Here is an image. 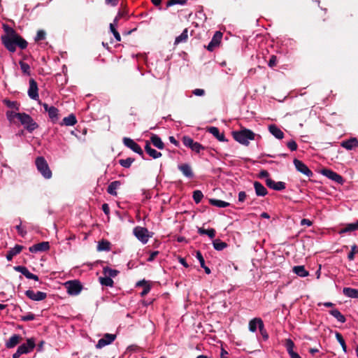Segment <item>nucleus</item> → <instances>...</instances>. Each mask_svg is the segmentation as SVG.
Listing matches in <instances>:
<instances>
[{
	"label": "nucleus",
	"instance_id": "nucleus-59",
	"mask_svg": "<svg viewBox=\"0 0 358 358\" xmlns=\"http://www.w3.org/2000/svg\"><path fill=\"white\" fill-rule=\"evenodd\" d=\"M192 94L201 96L205 94V91L203 89H195L192 91Z\"/></svg>",
	"mask_w": 358,
	"mask_h": 358
},
{
	"label": "nucleus",
	"instance_id": "nucleus-5",
	"mask_svg": "<svg viewBox=\"0 0 358 358\" xmlns=\"http://www.w3.org/2000/svg\"><path fill=\"white\" fill-rule=\"evenodd\" d=\"M65 287L68 294L72 296L78 295L83 288L81 282L77 280L67 281Z\"/></svg>",
	"mask_w": 358,
	"mask_h": 358
},
{
	"label": "nucleus",
	"instance_id": "nucleus-39",
	"mask_svg": "<svg viewBox=\"0 0 358 358\" xmlns=\"http://www.w3.org/2000/svg\"><path fill=\"white\" fill-rule=\"evenodd\" d=\"M188 38V29H185L182 34L176 38L174 45H178L180 43H185Z\"/></svg>",
	"mask_w": 358,
	"mask_h": 358
},
{
	"label": "nucleus",
	"instance_id": "nucleus-11",
	"mask_svg": "<svg viewBox=\"0 0 358 358\" xmlns=\"http://www.w3.org/2000/svg\"><path fill=\"white\" fill-rule=\"evenodd\" d=\"M116 338L115 334H105L98 341L96 348L98 349L102 348L106 345L112 343Z\"/></svg>",
	"mask_w": 358,
	"mask_h": 358
},
{
	"label": "nucleus",
	"instance_id": "nucleus-33",
	"mask_svg": "<svg viewBox=\"0 0 358 358\" xmlns=\"http://www.w3.org/2000/svg\"><path fill=\"white\" fill-rule=\"evenodd\" d=\"M48 116L53 123H55L59 119V110L55 106H50L48 111Z\"/></svg>",
	"mask_w": 358,
	"mask_h": 358
},
{
	"label": "nucleus",
	"instance_id": "nucleus-50",
	"mask_svg": "<svg viewBox=\"0 0 358 358\" xmlns=\"http://www.w3.org/2000/svg\"><path fill=\"white\" fill-rule=\"evenodd\" d=\"M193 199L196 203H199L203 197V194L200 190H195L193 192Z\"/></svg>",
	"mask_w": 358,
	"mask_h": 358
},
{
	"label": "nucleus",
	"instance_id": "nucleus-45",
	"mask_svg": "<svg viewBox=\"0 0 358 358\" xmlns=\"http://www.w3.org/2000/svg\"><path fill=\"white\" fill-rule=\"evenodd\" d=\"M135 161V159L134 158H132V157H128L125 159H120L119 160V164L124 167V168H129L131 165V164Z\"/></svg>",
	"mask_w": 358,
	"mask_h": 358
},
{
	"label": "nucleus",
	"instance_id": "nucleus-4",
	"mask_svg": "<svg viewBox=\"0 0 358 358\" xmlns=\"http://www.w3.org/2000/svg\"><path fill=\"white\" fill-rule=\"evenodd\" d=\"M35 164L38 172L45 178L50 179L52 177V171L49 165L43 157H38L36 159Z\"/></svg>",
	"mask_w": 358,
	"mask_h": 358
},
{
	"label": "nucleus",
	"instance_id": "nucleus-56",
	"mask_svg": "<svg viewBox=\"0 0 358 358\" xmlns=\"http://www.w3.org/2000/svg\"><path fill=\"white\" fill-rule=\"evenodd\" d=\"M287 146L288 147V148H289L292 151H294L297 149V144L296 143L292 140L289 142H287Z\"/></svg>",
	"mask_w": 358,
	"mask_h": 358
},
{
	"label": "nucleus",
	"instance_id": "nucleus-30",
	"mask_svg": "<svg viewBox=\"0 0 358 358\" xmlns=\"http://www.w3.org/2000/svg\"><path fill=\"white\" fill-rule=\"evenodd\" d=\"M22 340V337L20 335L14 334L13 335L9 341L6 343V345L8 348H14L16 345H17L20 341Z\"/></svg>",
	"mask_w": 358,
	"mask_h": 358
},
{
	"label": "nucleus",
	"instance_id": "nucleus-63",
	"mask_svg": "<svg viewBox=\"0 0 358 358\" xmlns=\"http://www.w3.org/2000/svg\"><path fill=\"white\" fill-rule=\"evenodd\" d=\"M159 255V251H153L150 253V257L148 259V262H152L156 257Z\"/></svg>",
	"mask_w": 358,
	"mask_h": 358
},
{
	"label": "nucleus",
	"instance_id": "nucleus-35",
	"mask_svg": "<svg viewBox=\"0 0 358 358\" xmlns=\"http://www.w3.org/2000/svg\"><path fill=\"white\" fill-rule=\"evenodd\" d=\"M293 272L300 277H306L309 275L304 266H295L292 268Z\"/></svg>",
	"mask_w": 358,
	"mask_h": 358
},
{
	"label": "nucleus",
	"instance_id": "nucleus-7",
	"mask_svg": "<svg viewBox=\"0 0 358 358\" xmlns=\"http://www.w3.org/2000/svg\"><path fill=\"white\" fill-rule=\"evenodd\" d=\"M320 173L329 179L335 181L338 184L343 185L345 182L343 178L341 175L329 169H321Z\"/></svg>",
	"mask_w": 358,
	"mask_h": 358
},
{
	"label": "nucleus",
	"instance_id": "nucleus-38",
	"mask_svg": "<svg viewBox=\"0 0 358 358\" xmlns=\"http://www.w3.org/2000/svg\"><path fill=\"white\" fill-rule=\"evenodd\" d=\"M330 315L334 317L338 322L344 323L346 321L345 316L338 310L332 309L329 310Z\"/></svg>",
	"mask_w": 358,
	"mask_h": 358
},
{
	"label": "nucleus",
	"instance_id": "nucleus-6",
	"mask_svg": "<svg viewBox=\"0 0 358 358\" xmlns=\"http://www.w3.org/2000/svg\"><path fill=\"white\" fill-rule=\"evenodd\" d=\"M182 143L187 148H190L192 151L196 153H199L201 150H205V147L203 146L201 143L198 142L194 141V140L188 136H184L182 138Z\"/></svg>",
	"mask_w": 358,
	"mask_h": 358
},
{
	"label": "nucleus",
	"instance_id": "nucleus-34",
	"mask_svg": "<svg viewBox=\"0 0 358 358\" xmlns=\"http://www.w3.org/2000/svg\"><path fill=\"white\" fill-rule=\"evenodd\" d=\"M110 250V243L106 240L102 239L98 242L97 250L98 251H109Z\"/></svg>",
	"mask_w": 358,
	"mask_h": 358
},
{
	"label": "nucleus",
	"instance_id": "nucleus-52",
	"mask_svg": "<svg viewBox=\"0 0 358 358\" xmlns=\"http://www.w3.org/2000/svg\"><path fill=\"white\" fill-rule=\"evenodd\" d=\"M45 35H46V34H45V31H43V30H38L37 31L36 36V37L34 38L35 41L36 42H38V41H41L42 40H44L45 38Z\"/></svg>",
	"mask_w": 358,
	"mask_h": 358
},
{
	"label": "nucleus",
	"instance_id": "nucleus-13",
	"mask_svg": "<svg viewBox=\"0 0 358 358\" xmlns=\"http://www.w3.org/2000/svg\"><path fill=\"white\" fill-rule=\"evenodd\" d=\"M35 341L33 338H28L27 340L26 343H22L20 345L17 350L23 355V354H27L32 351L34 348H35Z\"/></svg>",
	"mask_w": 358,
	"mask_h": 358
},
{
	"label": "nucleus",
	"instance_id": "nucleus-55",
	"mask_svg": "<svg viewBox=\"0 0 358 358\" xmlns=\"http://www.w3.org/2000/svg\"><path fill=\"white\" fill-rule=\"evenodd\" d=\"M276 64L277 57L275 55H271L268 63V66L273 68L276 66Z\"/></svg>",
	"mask_w": 358,
	"mask_h": 358
},
{
	"label": "nucleus",
	"instance_id": "nucleus-40",
	"mask_svg": "<svg viewBox=\"0 0 358 358\" xmlns=\"http://www.w3.org/2000/svg\"><path fill=\"white\" fill-rule=\"evenodd\" d=\"M209 203L214 206L219 208H225L230 206V203L222 200L215 199H210Z\"/></svg>",
	"mask_w": 358,
	"mask_h": 358
},
{
	"label": "nucleus",
	"instance_id": "nucleus-3",
	"mask_svg": "<svg viewBox=\"0 0 358 358\" xmlns=\"http://www.w3.org/2000/svg\"><path fill=\"white\" fill-rule=\"evenodd\" d=\"M16 117L20 120L21 124L24 126V128L29 131L32 132L38 128V124L33 120V118L25 113H18Z\"/></svg>",
	"mask_w": 358,
	"mask_h": 358
},
{
	"label": "nucleus",
	"instance_id": "nucleus-22",
	"mask_svg": "<svg viewBox=\"0 0 358 358\" xmlns=\"http://www.w3.org/2000/svg\"><path fill=\"white\" fill-rule=\"evenodd\" d=\"M341 145L348 150H351L358 147V140L355 137L350 138L348 140L342 141Z\"/></svg>",
	"mask_w": 358,
	"mask_h": 358
},
{
	"label": "nucleus",
	"instance_id": "nucleus-25",
	"mask_svg": "<svg viewBox=\"0 0 358 358\" xmlns=\"http://www.w3.org/2000/svg\"><path fill=\"white\" fill-rule=\"evenodd\" d=\"M268 131L278 139H282L284 138L283 131L275 124H271L268 127Z\"/></svg>",
	"mask_w": 358,
	"mask_h": 358
},
{
	"label": "nucleus",
	"instance_id": "nucleus-24",
	"mask_svg": "<svg viewBox=\"0 0 358 358\" xmlns=\"http://www.w3.org/2000/svg\"><path fill=\"white\" fill-rule=\"evenodd\" d=\"M255 193L258 196H264L268 194L266 188L259 182H254Z\"/></svg>",
	"mask_w": 358,
	"mask_h": 358
},
{
	"label": "nucleus",
	"instance_id": "nucleus-27",
	"mask_svg": "<svg viewBox=\"0 0 358 358\" xmlns=\"http://www.w3.org/2000/svg\"><path fill=\"white\" fill-rule=\"evenodd\" d=\"M23 248V246L16 245L13 248L9 250L6 254V259L8 261H11L14 256L19 254Z\"/></svg>",
	"mask_w": 358,
	"mask_h": 358
},
{
	"label": "nucleus",
	"instance_id": "nucleus-43",
	"mask_svg": "<svg viewBox=\"0 0 358 358\" xmlns=\"http://www.w3.org/2000/svg\"><path fill=\"white\" fill-rule=\"evenodd\" d=\"M335 336H336V340L341 345L343 350L344 351V352H347V345H346L345 341L343 336L341 335V334H340L339 332H337V331L336 332Z\"/></svg>",
	"mask_w": 358,
	"mask_h": 358
},
{
	"label": "nucleus",
	"instance_id": "nucleus-17",
	"mask_svg": "<svg viewBox=\"0 0 358 358\" xmlns=\"http://www.w3.org/2000/svg\"><path fill=\"white\" fill-rule=\"evenodd\" d=\"M259 328V331H264V325L262 319L260 318H254L251 320L249 322V329L252 332H255L257 330V328Z\"/></svg>",
	"mask_w": 358,
	"mask_h": 358
},
{
	"label": "nucleus",
	"instance_id": "nucleus-54",
	"mask_svg": "<svg viewBox=\"0 0 358 358\" xmlns=\"http://www.w3.org/2000/svg\"><path fill=\"white\" fill-rule=\"evenodd\" d=\"M34 319H35V315L31 313H29L26 315L21 316V320L23 322L31 321V320H34Z\"/></svg>",
	"mask_w": 358,
	"mask_h": 358
},
{
	"label": "nucleus",
	"instance_id": "nucleus-32",
	"mask_svg": "<svg viewBox=\"0 0 358 358\" xmlns=\"http://www.w3.org/2000/svg\"><path fill=\"white\" fill-rule=\"evenodd\" d=\"M150 141L153 145L158 149L162 150L164 148V143L162 142L160 137H159L157 134H152Z\"/></svg>",
	"mask_w": 358,
	"mask_h": 358
},
{
	"label": "nucleus",
	"instance_id": "nucleus-53",
	"mask_svg": "<svg viewBox=\"0 0 358 358\" xmlns=\"http://www.w3.org/2000/svg\"><path fill=\"white\" fill-rule=\"evenodd\" d=\"M3 102L5 103V104L8 107V108H16V110H19V104L17 103V102L16 101H11L10 100H8V99H5L3 101Z\"/></svg>",
	"mask_w": 358,
	"mask_h": 358
},
{
	"label": "nucleus",
	"instance_id": "nucleus-44",
	"mask_svg": "<svg viewBox=\"0 0 358 358\" xmlns=\"http://www.w3.org/2000/svg\"><path fill=\"white\" fill-rule=\"evenodd\" d=\"M357 229H358V221L356 223L348 224L345 227L341 230L340 233L353 231Z\"/></svg>",
	"mask_w": 358,
	"mask_h": 358
},
{
	"label": "nucleus",
	"instance_id": "nucleus-41",
	"mask_svg": "<svg viewBox=\"0 0 358 358\" xmlns=\"http://www.w3.org/2000/svg\"><path fill=\"white\" fill-rule=\"evenodd\" d=\"M99 282L104 286L113 287L114 285L113 279L107 275H105L104 277H99Z\"/></svg>",
	"mask_w": 358,
	"mask_h": 358
},
{
	"label": "nucleus",
	"instance_id": "nucleus-14",
	"mask_svg": "<svg viewBox=\"0 0 358 358\" xmlns=\"http://www.w3.org/2000/svg\"><path fill=\"white\" fill-rule=\"evenodd\" d=\"M222 33L220 31H217L215 33V34L213 36V38L211 39L210 42L207 45L206 48L208 50L212 52L213 50L217 47L222 40Z\"/></svg>",
	"mask_w": 358,
	"mask_h": 358
},
{
	"label": "nucleus",
	"instance_id": "nucleus-48",
	"mask_svg": "<svg viewBox=\"0 0 358 358\" xmlns=\"http://www.w3.org/2000/svg\"><path fill=\"white\" fill-rule=\"evenodd\" d=\"M188 0H168L166 3V8L173 6L174 5H185Z\"/></svg>",
	"mask_w": 358,
	"mask_h": 358
},
{
	"label": "nucleus",
	"instance_id": "nucleus-29",
	"mask_svg": "<svg viewBox=\"0 0 358 358\" xmlns=\"http://www.w3.org/2000/svg\"><path fill=\"white\" fill-rule=\"evenodd\" d=\"M343 293L345 296L350 297V298H354V299H358V289L351 287H344L343 289Z\"/></svg>",
	"mask_w": 358,
	"mask_h": 358
},
{
	"label": "nucleus",
	"instance_id": "nucleus-57",
	"mask_svg": "<svg viewBox=\"0 0 358 358\" xmlns=\"http://www.w3.org/2000/svg\"><path fill=\"white\" fill-rule=\"evenodd\" d=\"M196 258L198 259L199 263H200V265L201 266H204L205 265V260H204V258L201 254V252L200 251H197L196 252Z\"/></svg>",
	"mask_w": 358,
	"mask_h": 358
},
{
	"label": "nucleus",
	"instance_id": "nucleus-1",
	"mask_svg": "<svg viewBox=\"0 0 358 358\" xmlns=\"http://www.w3.org/2000/svg\"><path fill=\"white\" fill-rule=\"evenodd\" d=\"M5 32L1 36V41L3 45L10 52H15L16 48L24 50L28 46V42L22 38L17 31L8 24H3Z\"/></svg>",
	"mask_w": 358,
	"mask_h": 358
},
{
	"label": "nucleus",
	"instance_id": "nucleus-23",
	"mask_svg": "<svg viewBox=\"0 0 358 358\" xmlns=\"http://www.w3.org/2000/svg\"><path fill=\"white\" fill-rule=\"evenodd\" d=\"M207 131L213 134L219 141L225 142L227 141L224 133H220V130L217 127H210L207 129Z\"/></svg>",
	"mask_w": 358,
	"mask_h": 358
},
{
	"label": "nucleus",
	"instance_id": "nucleus-46",
	"mask_svg": "<svg viewBox=\"0 0 358 358\" xmlns=\"http://www.w3.org/2000/svg\"><path fill=\"white\" fill-rule=\"evenodd\" d=\"M127 15L128 10L126 9V8H124L122 10H120L113 20L114 24H117L119 20L122 17H126Z\"/></svg>",
	"mask_w": 358,
	"mask_h": 358
},
{
	"label": "nucleus",
	"instance_id": "nucleus-64",
	"mask_svg": "<svg viewBox=\"0 0 358 358\" xmlns=\"http://www.w3.org/2000/svg\"><path fill=\"white\" fill-rule=\"evenodd\" d=\"M312 224H313V222L310 220H308V219H302L301 220V226L307 225V226L310 227Z\"/></svg>",
	"mask_w": 358,
	"mask_h": 358
},
{
	"label": "nucleus",
	"instance_id": "nucleus-19",
	"mask_svg": "<svg viewBox=\"0 0 358 358\" xmlns=\"http://www.w3.org/2000/svg\"><path fill=\"white\" fill-rule=\"evenodd\" d=\"M50 249V244L48 241L41 242L39 243L33 245L29 248V251L31 252H45Z\"/></svg>",
	"mask_w": 358,
	"mask_h": 358
},
{
	"label": "nucleus",
	"instance_id": "nucleus-26",
	"mask_svg": "<svg viewBox=\"0 0 358 358\" xmlns=\"http://www.w3.org/2000/svg\"><path fill=\"white\" fill-rule=\"evenodd\" d=\"M145 152L153 159H157L162 157V153L151 148L150 142L146 141L145 145Z\"/></svg>",
	"mask_w": 358,
	"mask_h": 358
},
{
	"label": "nucleus",
	"instance_id": "nucleus-16",
	"mask_svg": "<svg viewBox=\"0 0 358 358\" xmlns=\"http://www.w3.org/2000/svg\"><path fill=\"white\" fill-rule=\"evenodd\" d=\"M14 270L21 273L22 275H24L28 279H32L36 281H38L39 278L38 276L31 273L27 267L23 266H14Z\"/></svg>",
	"mask_w": 358,
	"mask_h": 358
},
{
	"label": "nucleus",
	"instance_id": "nucleus-47",
	"mask_svg": "<svg viewBox=\"0 0 358 358\" xmlns=\"http://www.w3.org/2000/svg\"><path fill=\"white\" fill-rule=\"evenodd\" d=\"M19 64L23 73L28 76L31 74L30 66L27 63H25L23 61H20Z\"/></svg>",
	"mask_w": 358,
	"mask_h": 358
},
{
	"label": "nucleus",
	"instance_id": "nucleus-10",
	"mask_svg": "<svg viewBox=\"0 0 358 358\" xmlns=\"http://www.w3.org/2000/svg\"><path fill=\"white\" fill-rule=\"evenodd\" d=\"M293 163L296 169L299 172L307 176L308 177H310L313 175L312 171L302 161L294 159Z\"/></svg>",
	"mask_w": 358,
	"mask_h": 358
},
{
	"label": "nucleus",
	"instance_id": "nucleus-51",
	"mask_svg": "<svg viewBox=\"0 0 358 358\" xmlns=\"http://www.w3.org/2000/svg\"><path fill=\"white\" fill-rule=\"evenodd\" d=\"M115 26H117V24H114V22L113 23H110V29L111 32L113 33L116 41H120L121 36H120V34H119V32L115 29Z\"/></svg>",
	"mask_w": 358,
	"mask_h": 358
},
{
	"label": "nucleus",
	"instance_id": "nucleus-60",
	"mask_svg": "<svg viewBox=\"0 0 358 358\" xmlns=\"http://www.w3.org/2000/svg\"><path fill=\"white\" fill-rule=\"evenodd\" d=\"M268 176H269V173L266 170H262L259 172V176H258V177L262 179L264 178H266V179L269 178Z\"/></svg>",
	"mask_w": 358,
	"mask_h": 358
},
{
	"label": "nucleus",
	"instance_id": "nucleus-37",
	"mask_svg": "<svg viewBox=\"0 0 358 358\" xmlns=\"http://www.w3.org/2000/svg\"><path fill=\"white\" fill-rule=\"evenodd\" d=\"M213 245L214 249L217 251H222L228 246L227 243L222 241L219 238L213 240Z\"/></svg>",
	"mask_w": 358,
	"mask_h": 358
},
{
	"label": "nucleus",
	"instance_id": "nucleus-58",
	"mask_svg": "<svg viewBox=\"0 0 358 358\" xmlns=\"http://www.w3.org/2000/svg\"><path fill=\"white\" fill-rule=\"evenodd\" d=\"M18 234L22 236V237H24L25 235L27 234V231L25 230H23L22 228L21 227V222L20 223L19 225H17L15 227Z\"/></svg>",
	"mask_w": 358,
	"mask_h": 358
},
{
	"label": "nucleus",
	"instance_id": "nucleus-21",
	"mask_svg": "<svg viewBox=\"0 0 358 358\" xmlns=\"http://www.w3.org/2000/svg\"><path fill=\"white\" fill-rule=\"evenodd\" d=\"M178 169L187 178H193L194 173L191 166L189 164H181L178 166Z\"/></svg>",
	"mask_w": 358,
	"mask_h": 358
},
{
	"label": "nucleus",
	"instance_id": "nucleus-8",
	"mask_svg": "<svg viewBox=\"0 0 358 358\" xmlns=\"http://www.w3.org/2000/svg\"><path fill=\"white\" fill-rule=\"evenodd\" d=\"M122 141L124 145L126 147L130 148L134 152L138 154L142 157H143V150L141 149V146L138 143H136L133 139L128 137H124Z\"/></svg>",
	"mask_w": 358,
	"mask_h": 358
},
{
	"label": "nucleus",
	"instance_id": "nucleus-31",
	"mask_svg": "<svg viewBox=\"0 0 358 358\" xmlns=\"http://www.w3.org/2000/svg\"><path fill=\"white\" fill-rule=\"evenodd\" d=\"M121 185V182L119 180H115L110 183L108 186L107 192L108 194L116 196L117 192L116 189Z\"/></svg>",
	"mask_w": 358,
	"mask_h": 358
},
{
	"label": "nucleus",
	"instance_id": "nucleus-36",
	"mask_svg": "<svg viewBox=\"0 0 358 358\" xmlns=\"http://www.w3.org/2000/svg\"><path fill=\"white\" fill-rule=\"evenodd\" d=\"M198 233L200 235H207L210 238L213 239L215 236L216 231L213 228L205 229L202 227H200L198 229Z\"/></svg>",
	"mask_w": 358,
	"mask_h": 358
},
{
	"label": "nucleus",
	"instance_id": "nucleus-12",
	"mask_svg": "<svg viewBox=\"0 0 358 358\" xmlns=\"http://www.w3.org/2000/svg\"><path fill=\"white\" fill-rule=\"evenodd\" d=\"M25 295L31 300L39 301H43L47 297V293L38 291L35 292L32 289H28L25 292Z\"/></svg>",
	"mask_w": 358,
	"mask_h": 358
},
{
	"label": "nucleus",
	"instance_id": "nucleus-15",
	"mask_svg": "<svg viewBox=\"0 0 358 358\" xmlns=\"http://www.w3.org/2000/svg\"><path fill=\"white\" fill-rule=\"evenodd\" d=\"M38 85L34 79L31 78L29 80V87L28 90V95L29 96L34 100H37L39 97L38 93Z\"/></svg>",
	"mask_w": 358,
	"mask_h": 358
},
{
	"label": "nucleus",
	"instance_id": "nucleus-2",
	"mask_svg": "<svg viewBox=\"0 0 358 358\" xmlns=\"http://www.w3.org/2000/svg\"><path fill=\"white\" fill-rule=\"evenodd\" d=\"M232 136L233 138L239 143L244 145H248L250 143L249 141L254 140L255 134L252 131L245 128L240 131H233Z\"/></svg>",
	"mask_w": 358,
	"mask_h": 358
},
{
	"label": "nucleus",
	"instance_id": "nucleus-18",
	"mask_svg": "<svg viewBox=\"0 0 358 358\" xmlns=\"http://www.w3.org/2000/svg\"><path fill=\"white\" fill-rule=\"evenodd\" d=\"M266 185L271 189L276 191H281L285 189V183L284 182H275L271 178L266 179Z\"/></svg>",
	"mask_w": 358,
	"mask_h": 358
},
{
	"label": "nucleus",
	"instance_id": "nucleus-42",
	"mask_svg": "<svg viewBox=\"0 0 358 358\" xmlns=\"http://www.w3.org/2000/svg\"><path fill=\"white\" fill-rule=\"evenodd\" d=\"M103 273L104 274V275H107L112 278L115 277L119 273V271L115 270V269H112V268L106 266L103 268Z\"/></svg>",
	"mask_w": 358,
	"mask_h": 358
},
{
	"label": "nucleus",
	"instance_id": "nucleus-62",
	"mask_svg": "<svg viewBox=\"0 0 358 358\" xmlns=\"http://www.w3.org/2000/svg\"><path fill=\"white\" fill-rule=\"evenodd\" d=\"M17 113H14L13 111H7L6 116L9 121H12L14 117H16V115Z\"/></svg>",
	"mask_w": 358,
	"mask_h": 358
},
{
	"label": "nucleus",
	"instance_id": "nucleus-61",
	"mask_svg": "<svg viewBox=\"0 0 358 358\" xmlns=\"http://www.w3.org/2000/svg\"><path fill=\"white\" fill-rule=\"evenodd\" d=\"M247 197L246 193L243 191H241L238 193V201L243 202Z\"/></svg>",
	"mask_w": 358,
	"mask_h": 358
},
{
	"label": "nucleus",
	"instance_id": "nucleus-9",
	"mask_svg": "<svg viewBox=\"0 0 358 358\" xmlns=\"http://www.w3.org/2000/svg\"><path fill=\"white\" fill-rule=\"evenodd\" d=\"M147 228L136 227L134 229V234L143 243H146L148 241L149 235Z\"/></svg>",
	"mask_w": 358,
	"mask_h": 358
},
{
	"label": "nucleus",
	"instance_id": "nucleus-28",
	"mask_svg": "<svg viewBox=\"0 0 358 358\" xmlns=\"http://www.w3.org/2000/svg\"><path fill=\"white\" fill-rule=\"evenodd\" d=\"M77 123V119L74 114L71 113L62 120L61 125L73 126Z\"/></svg>",
	"mask_w": 358,
	"mask_h": 358
},
{
	"label": "nucleus",
	"instance_id": "nucleus-49",
	"mask_svg": "<svg viewBox=\"0 0 358 358\" xmlns=\"http://www.w3.org/2000/svg\"><path fill=\"white\" fill-rule=\"evenodd\" d=\"M358 253V245L354 244L351 246V250L348 255V259L350 261H353L355 259V255Z\"/></svg>",
	"mask_w": 358,
	"mask_h": 358
},
{
	"label": "nucleus",
	"instance_id": "nucleus-20",
	"mask_svg": "<svg viewBox=\"0 0 358 358\" xmlns=\"http://www.w3.org/2000/svg\"><path fill=\"white\" fill-rule=\"evenodd\" d=\"M285 346L291 358H301L300 355L294 351V343L290 338L285 340Z\"/></svg>",
	"mask_w": 358,
	"mask_h": 358
}]
</instances>
